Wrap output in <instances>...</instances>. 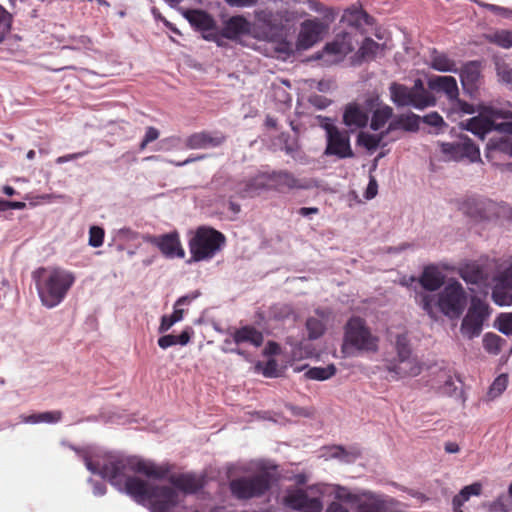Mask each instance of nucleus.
Segmentation results:
<instances>
[{
    "mask_svg": "<svg viewBox=\"0 0 512 512\" xmlns=\"http://www.w3.org/2000/svg\"><path fill=\"white\" fill-rule=\"evenodd\" d=\"M87 469L94 474L108 479L112 485H125L129 495L138 502H146L151 512H163L166 507H175L178 503V494L168 486H152L138 478L127 476L129 472H136L153 479H163L169 473V468L158 466L152 462L136 457H111L102 464L88 461Z\"/></svg>",
    "mask_w": 512,
    "mask_h": 512,
    "instance_id": "nucleus-1",
    "label": "nucleus"
},
{
    "mask_svg": "<svg viewBox=\"0 0 512 512\" xmlns=\"http://www.w3.org/2000/svg\"><path fill=\"white\" fill-rule=\"evenodd\" d=\"M42 305L48 309L64 301L75 283V275L61 267H39L32 273Z\"/></svg>",
    "mask_w": 512,
    "mask_h": 512,
    "instance_id": "nucleus-2",
    "label": "nucleus"
},
{
    "mask_svg": "<svg viewBox=\"0 0 512 512\" xmlns=\"http://www.w3.org/2000/svg\"><path fill=\"white\" fill-rule=\"evenodd\" d=\"M379 339L371 333L364 319L351 317L344 326L342 352L347 356L358 352H376Z\"/></svg>",
    "mask_w": 512,
    "mask_h": 512,
    "instance_id": "nucleus-3",
    "label": "nucleus"
},
{
    "mask_svg": "<svg viewBox=\"0 0 512 512\" xmlns=\"http://www.w3.org/2000/svg\"><path fill=\"white\" fill-rule=\"evenodd\" d=\"M391 101L397 107H413L423 110L436 104L434 95L425 88L423 81L418 78L412 87L393 82L389 86Z\"/></svg>",
    "mask_w": 512,
    "mask_h": 512,
    "instance_id": "nucleus-4",
    "label": "nucleus"
},
{
    "mask_svg": "<svg viewBox=\"0 0 512 512\" xmlns=\"http://www.w3.org/2000/svg\"><path fill=\"white\" fill-rule=\"evenodd\" d=\"M226 243V237L220 231L200 226L188 242L191 261L201 262L212 259Z\"/></svg>",
    "mask_w": 512,
    "mask_h": 512,
    "instance_id": "nucleus-5",
    "label": "nucleus"
},
{
    "mask_svg": "<svg viewBox=\"0 0 512 512\" xmlns=\"http://www.w3.org/2000/svg\"><path fill=\"white\" fill-rule=\"evenodd\" d=\"M258 29L254 27L253 37L258 40L276 41L283 34L293 15L287 10L272 11L262 9L255 12Z\"/></svg>",
    "mask_w": 512,
    "mask_h": 512,
    "instance_id": "nucleus-6",
    "label": "nucleus"
},
{
    "mask_svg": "<svg viewBox=\"0 0 512 512\" xmlns=\"http://www.w3.org/2000/svg\"><path fill=\"white\" fill-rule=\"evenodd\" d=\"M273 475L263 470L251 476H243L230 482L232 495L239 500H249L265 495L271 488Z\"/></svg>",
    "mask_w": 512,
    "mask_h": 512,
    "instance_id": "nucleus-7",
    "label": "nucleus"
},
{
    "mask_svg": "<svg viewBox=\"0 0 512 512\" xmlns=\"http://www.w3.org/2000/svg\"><path fill=\"white\" fill-rule=\"evenodd\" d=\"M319 126L326 133V147L324 155L346 159L354 156L350 144V135L346 130H340L328 117L319 115Z\"/></svg>",
    "mask_w": 512,
    "mask_h": 512,
    "instance_id": "nucleus-8",
    "label": "nucleus"
},
{
    "mask_svg": "<svg viewBox=\"0 0 512 512\" xmlns=\"http://www.w3.org/2000/svg\"><path fill=\"white\" fill-rule=\"evenodd\" d=\"M439 310L451 319L459 318L467 305L466 292L458 281L449 282L438 294Z\"/></svg>",
    "mask_w": 512,
    "mask_h": 512,
    "instance_id": "nucleus-9",
    "label": "nucleus"
},
{
    "mask_svg": "<svg viewBox=\"0 0 512 512\" xmlns=\"http://www.w3.org/2000/svg\"><path fill=\"white\" fill-rule=\"evenodd\" d=\"M395 348L398 363L389 365L388 370L399 378L419 375L422 368L417 359L411 356L412 350L406 333L397 335Z\"/></svg>",
    "mask_w": 512,
    "mask_h": 512,
    "instance_id": "nucleus-10",
    "label": "nucleus"
},
{
    "mask_svg": "<svg viewBox=\"0 0 512 512\" xmlns=\"http://www.w3.org/2000/svg\"><path fill=\"white\" fill-rule=\"evenodd\" d=\"M489 315V305L479 297H473L467 314L462 320L460 328L461 333L469 339L479 336L482 331L484 321L489 317Z\"/></svg>",
    "mask_w": 512,
    "mask_h": 512,
    "instance_id": "nucleus-11",
    "label": "nucleus"
},
{
    "mask_svg": "<svg viewBox=\"0 0 512 512\" xmlns=\"http://www.w3.org/2000/svg\"><path fill=\"white\" fill-rule=\"evenodd\" d=\"M270 190L285 193L291 190H308L315 186L312 180L299 179L288 170L268 171Z\"/></svg>",
    "mask_w": 512,
    "mask_h": 512,
    "instance_id": "nucleus-12",
    "label": "nucleus"
},
{
    "mask_svg": "<svg viewBox=\"0 0 512 512\" xmlns=\"http://www.w3.org/2000/svg\"><path fill=\"white\" fill-rule=\"evenodd\" d=\"M143 240L146 243L156 246L166 258H184L185 250L182 247L180 236L177 231L163 235H145Z\"/></svg>",
    "mask_w": 512,
    "mask_h": 512,
    "instance_id": "nucleus-13",
    "label": "nucleus"
},
{
    "mask_svg": "<svg viewBox=\"0 0 512 512\" xmlns=\"http://www.w3.org/2000/svg\"><path fill=\"white\" fill-rule=\"evenodd\" d=\"M441 152L449 160L461 161L467 159L469 162L480 160V150L468 137L462 138L456 143H441Z\"/></svg>",
    "mask_w": 512,
    "mask_h": 512,
    "instance_id": "nucleus-14",
    "label": "nucleus"
},
{
    "mask_svg": "<svg viewBox=\"0 0 512 512\" xmlns=\"http://www.w3.org/2000/svg\"><path fill=\"white\" fill-rule=\"evenodd\" d=\"M485 157L493 165H501L505 160L512 157V138L509 136H500L489 139Z\"/></svg>",
    "mask_w": 512,
    "mask_h": 512,
    "instance_id": "nucleus-15",
    "label": "nucleus"
},
{
    "mask_svg": "<svg viewBox=\"0 0 512 512\" xmlns=\"http://www.w3.org/2000/svg\"><path fill=\"white\" fill-rule=\"evenodd\" d=\"M284 503L294 509L304 512H321L323 506L318 498H310L302 489L290 491L284 497Z\"/></svg>",
    "mask_w": 512,
    "mask_h": 512,
    "instance_id": "nucleus-16",
    "label": "nucleus"
},
{
    "mask_svg": "<svg viewBox=\"0 0 512 512\" xmlns=\"http://www.w3.org/2000/svg\"><path fill=\"white\" fill-rule=\"evenodd\" d=\"M325 26L318 19L305 20L297 38V46L300 49H309L321 40Z\"/></svg>",
    "mask_w": 512,
    "mask_h": 512,
    "instance_id": "nucleus-17",
    "label": "nucleus"
},
{
    "mask_svg": "<svg viewBox=\"0 0 512 512\" xmlns=\"http://www.w3.org/2000/svg\"><path fill=\"white\" fill-rule=\"evenodd\" d=\"M254 26L242 15H235L226 20L221 29V35L225 39L237 40L241 36H252Z\"/></svg>",
    "mask_w": 512,
    "mask_h": 512,
    "instance_id": "nucleus-18",
    "label": "nucleus"
},
{
    "mask_svg": "<svg viewBox=\"0 0 512 512\" xmlns=\"http://www.w3.org/2000/svg\"><path fill=\"white\" fill-rule=\"evenodd\" d=\"M226 141V136L219 131H200L189 135L185 140V146L189 149H208L221 146Z\"/></svg>",
    "mask_w": 512,
    "mask_h": 512,
    "instance_id": "nucleus-19",
    "label": "nucleus"
},
{
    "mask_svg": "<svg viewBox=\"0 0 512 512\" xmlns=\"http://www.w3.org/2000/svg\"><path fill=\"white\" fill-rule=\"evenodd\" d=\"M264 191H270L268 171L259 172L248 180L239 182L236 186V192L240 197H255Z\"/></svg>",
    "mask_w": 512,
    "mask_h": 512,
    "instance_id": "nucleus-20",
    "label": "nucleus"
},
{
    "mask_svg": "<svg viewBox=\"0 0 512 512\" xmlns=\"http://www.w3.org/2000/svg\"><path fill=\"white\" fill-rule=\"evenodd\" d=\"M493 204L490 201L477 199L474 197L464 200L459 209L469 217L475 220H486L490 218Z\"/></svg>",
    "mask_w": 512,
    "mask_h": 512,
    "instance_id": "nucleus-21",
    "label": "nucleus"
},
{
    "mask_svg": "<svg viewBox=\"0 0 512 512\" xmlns=\"http://www.w3.org/2000/svg\"><path fill=\"white\" fill-rule=\"evenodd\" d=\"M184 18L197 31L211 32L216 28L214 18L206 11L201 9H185L182 12Z\"/></svg>",
    "mask_w": 512,
    "mask_h": 512,
    "instance_id": "nucleus-22",
    "label": "nucleus"
},
{
    "mask_svg": "<svg viewBox=\"0 0 512 512\" xmlns=\"http://www.w3.org/2000/svg\"><path fill=\"white\" fill-rule=\"evenodd\" d=\"M170 483L185 494L197 493L204 487V478L193 473H182L172 475L169 478Z\"/></svg>",
    "mask_w": 512,
    "mask_h": 512,
    "instance_id": "nucleus-23",
    "label": "nucleus"
},
{
    "mask_svg": "<svg viewBox=\"0 0 512 512\" xmlns=\"http://www.w3.org/2000/svg\"><path fill=\"white\" fill-rule=\"evenodd\" d=\"M459 74L463 89L472 94L478 88L481 79V62L469 61L465 63Z\"/></svg>",
    "mask_w": 512,
    "mask_h": 512,
    "instance_id": "nucleus-24",
    "label": "nucleus"
},
{
    "mask_svg": "<svg viewBox=\"0 0 512 512\" xmlns=\"http://www.w3.org/2000/svg\"><path fill=\"white\" fill-rule=\"evenodd\" d=\"M428 88L436 93H444L449 101L459 96L457 81L453 76H432L427 81Z\"/></svg>",
    "mask_w": 512,
    "mask_h": 512,
    "instance_id": "nucleus-25",
    "label": "nucleus"
},
{
    "mask_svg": "<svg viewBox=\"0 0 512 512\" xmlns=\"http://www.w3.org/2000/svg\"><path fill=\"white\" fill-rule=\"evenodd\" d=\"M353 50L352 36L347 32H342L337 34L333 41L327 43L322 52L341 59Z\"/></svg>",
    "mask_w": 512,
    "mask_h": 512,
    "instance_id": "nucleus-26",
    "label": "nucleus"
},
{
    "mask_svg": "<svg viewBox=\"0 0 512 512\" xmlns=\"http://www.w3.org/2000/svg\"><path fill=\"white\" fill-rule=\"evenodd\" d=\"M369 120L365 112L358 104L349 103L346 105L343 113V123L350 129L363 128Z\"/></svg>",
    "mask_w": 512,
    "mask_h": 512,
    "instance_id": "nucleus-27",
    "label": "nucleus"
},
{
    "mask_svg": "<svg viewBox=\"0 0 512 512\" xmlns=\"http://www.w3.org/2000/svg\"><path fill=\"white\" fill-rule=\"evenodd\" d=\"M421 117L415 113H406L395 116L390 123L386 131L388 134L392 131L403 130L406 132H417L419 130V124Z\"/></svg>",
    "mask_w": 512,
    "mask_h": 512,
    "instance_id": "nucleus-28",
    "label": "nucleus"
},
{
    "mask_svg": "<svg viewBox=\"0 0 512 512\" xmlns=\"http://www.w3.org/2000/svg\"><path fill=\"white\" fill-rule=\"evenodd\" d=\"M232 337L236 344L250 343L255 347H260L264 341L263 334L249 325L236 329Z\"/></svg>",
    "mask_w": 512,
    "mask_h": 512,
    "instance_id": "nucleus-29",
    "label": "nucleus"
},
{
    "mask_svg": "<svg viewBox=\"0 0 512 512\" xmlns=\"http://www.w3.org/2000/svg\"><path fill=\"white\" fill-rule=\"evenodd\" d=\"M419 282L421 286L428 291L438 290L444 283V277L435 266H427L424 268Z\"/></svg>",
    "mask_w": 512,
    "mask_h": 512,
    "instance_id": "nucleus-30",
    "label": "nucleus"
},
{
    "mask_svg": "<svg viewBox=\"0 0 512 512\" xmlns=\"http://www.w3.org/2000/svg\"><path fill=\"white\" fill-rule=\"evenodd\" d=\"M459 274L466 283L470 284H481L487 280L483 269L476 263L465 264L460 268Z\"/></svg>",
    "mask_w": 512,
    "mask_h": 512,
    "instance_id": "nucleus-31",
    "label": "nucleus"
},
{
    "mask_svg": "<svg viewBox=\"0 0 512 512\" xmlns=\"http://www.w3.org/2000/svg\"><path fill=\"white\" fill-rule=\"evenodd\" d=\"M482 485L478 482L463 487L460 492L453 497L452 504L455 512H462L461 507L470 499L471 496L480 495Z\"/></svg>",
    "mask_w": 512,
    "mask_h": 512,
    "instance_id": "nucleus-32",
    "label": "nucleus"
},
{
    "mask_svg": "<svg viewBox=\"0 0 512 512\" xmlns=\"http://www.w3.org/2000/svg\"><path fill=\"white\" fill-rule=\"evenodd\" d=\"M493 126L494 120L490 118L473 117L467 122L466 129L483 139L485 134L493 131Z\"/></svg>",
    "mask_w": 512,
    "mask_h": 512,
    "instance_id": "nucleus-33",
    "label": "nucleus"
},
{
    "mask_svg": "<svg viewBox=\"0 0 512 512\" xmlns=\"http://www.w3.org/2000/svg\"><path fill=\"white\" fill-rule=\"evenodd\" d=\"M393 117V108L389 105H382L374 110L370 122V128L378 131L384 127L389 119Z\"/></svg>",
    "mask_w": 512,
    "mask_h": 512,
    "instance_id": "nucleus-34",
    "label": "nucleus"
},
{
    "mask_svg": "<svg viewBox=\"0 0 512 512\" xmlns=\"http://www.w3.org/2000/svg\"><path fill=\"white\" fill-rule=\"evenodd\" d=\"M486 40L503 49L512 47V30L499 29L485 35Z\"/></svg>",
    "mask_w": 512,
    "mask_h": 512,
    "instance_id": "nucleus-35",
    "label": "nucleus"
},
{
    "mask_svg": "<svg viewBox=\"0 0 512 512\" xmlns=\"http://www.w3.org/2000/svg\"><path fill=\"white\" fill-rule=\"evenodd\" d=\"M430 66L440 72H457L455 61L443 53L433 54Z\"/></svg>",
    "mask_w": 512,
    "mask_h": 512,
    "instance_id": "nucleus-36",
    "label": "nucleus"
},
{
    "mask_svg": "<svg viewBox=\"0 0 512 512\" xmlns=\"http://www.w3.org/2000/svg\"><path fill=\"white\" fill-rule=\"evenodd\" d=\"M492 300L499 306L512 305V288H508L503 283L497 281L492 290Z\"/></svg>",
    "mask_w": 512,
    "mask_h": 512,
    "instance_id": "nucleus-37",
    "label": "nucleus"
},
{
    "mask_svg": "<svg viewBox=\"0 0 512 512\" xmlns=\"http://www.w3.org/2000/svg\"><path fill=\"white\" fill-rule=\"evenodd\" d=\"M62 419L61 411H47L42 413L31 414L29 416L23 417V422L25 423H57Z\"/></svg>",
    "mask_w": 512,
    "mask_h": 512,
    "instance_id": "nucleus-38",
    "label": "nucleus"
},
{
    "mask_svg": "<svg viewBox=\"0 0 512 512\" xmlns=\"http://www.w3.org/2000/svg\"><path fill=\"white\" fill-rule=\"evenodd\" d=\"M336 367L334 364L327 365L326 367H312L307 370L304 376L307 379L324 381L336 374Z\"/></svg>",
    "mask_w": 512,
    "mask_h": 512,
    "instance_id": "nucleus-39",
    "label": "nucleus"
},
{
    "mask_svg": "<svg viewBox=\"0 0 512 512\" xmlns=\"http://www.w3.org/2000/svg\"><path fill=\"white\" fill-rule=\"evenodd\" d=\"M388 135V131L384 130L379 134L360 133L358 143L368 150H376L381 141Z\"/></svg>",
    "mask_w": 512,
    "mask_h": 512,
    "instance_id": "nucleus-40",
    "label": "nucleus"
},
{
    "mask_svg": "<svg viewBox=\"0 0 512 512\" xmlns=\"http://www.w3.org/2000/svg\"><path fill=\"white\" fill-rule=\"evenodd\" d=\"M190 341V334L187 330L181 332L179 336H175L172 334L164 335L158 339V345L162 349H167L171 346L180 344L186 345Z\"/></svg>",
    "mask_w": 512,
    "mask_h": 512,
    "instance_id": "nucleus-41",
    "label": "nucleus"
},
{
    "mask_svg": "<svg viewBox=\"0 0 512 512\" xmlns=\"http://www.w3.org/2000/svg\"><path fill=\"white\" fill-rule=\"evenodd\" d=\"M383 50V45L377 43L371 38H365L360 49L359 54L365 60H371L376 57V55Z\"/></svg>",
    "mask_w": 512,
    "mask_h": 512,
    "instance_id": "nucleus-42",
    "label": "nucleus"
},
{
    "mask_svg": "<svg viewBox=\"0 0 512 512\" xmlns=\"http://www.w3.org/2000/svg\"><path fill=\"white\" fill-rule=\"evenodd\" d=\"M368 14L358 8L347 9L343 15V19L350 25L354 27L361 26L362 22L367 23Z\"/></svg>",
    "mask_w": 512,
    "mask_h": 512,
    "instance_id": "nucleus-43",
    "label": "nucleus"
},
{
    "mask_svg": "<svg viewBox=\"0 0 512 512\" xmlns=\"http://www.w3.org/2000/svg\"><path fill=\"white\" fill-rule=\"evenodd\" d=\"M417 303L431 317H436L435 308L438 307L435 295L421 293L416 296Z\"/></svg>",
    "mask_w": 512,
    "mask_h": 512,
    "instance_id": "nucleus-44",
    "label": "nucleus"
},
{
    "mask_svg": "<svg viewBox=\"0 0 512 512\" xmlns=\"http://www.w3.org/2000/svg\"><path fill=\"white\" fill-rule=\"evenodd\" d=\"M308 337L311 340L320 338L325 332V324L321 319L310 317L306 320Z\"/></svg>",
    "mask_w": 512,
    "mask_h": 512,
    "instance_id": "nucleus-45",
    "label": "nucleus"
},
{
    "mask_svg": "<svg viewBox=\"0 0 512 512\" xmlns=\"http://www.w3.org/2000/svg\"><path fill=\"white\" fill-rule=\"evenodd\" d=\"M497 76L500 81L506 84H512V67L502 59L495 61Z\"/></svg>",
    "mask_w": 512,
    "mask_h": 512,
    "instance_id": "nucleus-46",
    "label": "nucleus"
},
{
    "mask_svg": "<svg viewBox=\"0 0 512 512\" xmlns=\"http://www.w3.org/2000/svg\"><path fill=\"white\" fill-rule=\"evenodd\" d=\"M502 338L493 333L485 334L483 338V346L489 353L497 354L501 350Z\"/></svg>",
    "mask_w": 512,
    "mask_h": 512,
    "instance_id": "nucleus-47",
    "label": "nucleus"
},
{
    "mask_svg": "<svg viewBox=\"0 0 512 512\" xmlns=\"http://www.w3.org/2000/svg\"><path fill=\"white\" fill-rule=\"evenodd\" d=\"M508 385V377L506 374L499 375L492 383L489 389V396L492 398L500 396Z\"/></svg>",
    "mask_w": 512,
    "mask_h": 512,
    "instance_id": "nucleus-48",
    "label": "nucleus"
},
{
    "mask_svg": "<svg viewBox=\"0 0 512 512\" xmlns=\"http://www.w3.org/2000/svg\"><path fill=\"white\" fill-rule=\"evenodd\" d=\"M104 236L105 232L103 228L99 226H91L89 229V245L94 248L102 246Z\"/></svg>",
    "mask_w": 512,
    "mask_h": 512,
    "instance_id": "nucleus-49",
    "label": "nucleus"
},
{
    "mask_svg": "<svg viewBox=\"0 0 512 512\" xmlns=\"http://www.w3.org/2000/svg\"><path fill=\"white\" fill-rule=\"evenodd\" d=\"M499 326L498 329L505 335L512 334V313L501 314L498 318Z\"/></svg>",
    "mask_w": 512,
    "mask_h": 512,
    "instance_id": "nucleus-50",
    "label": "nucleus"
},
{
    "mask_svg": "<svg viewBox=\"0 0 512 512\" xmlns=\"http://www.w3.org/2000/svg\"><path fill=\"white\" fill-rule=\"evenodd\" d=\"M159 131L155 127H148L146 129L145 136L139 145V149L142 151L146 146L159 138Z\"/></svg>",
    "mask_w": 512,
    "mask_h": 512,
    "instance_id": "nucleus-51",
    "label": "nucleus"
},
{
    "mask_svg": "<svg viewBox=\"0 0 512 512\" xmlns=\"http://www.w3.org/2000/svg\"><path fill=\"white\" fill-rule=\"evenodd\" d=\"M421 120L425 124L433 126V127H441V126L445 125L442 116L437 112H431L429 114H426L425 116H423L421 118Z\"/></svg>",
    "mask_w": 512,
    "mask_h": 512,
    "instance_id": "nucleus-52",
    "label": "nucleus"
},
{
    "mask_svg": "<svg viewBox=\"0 0 512 512\" xmlns=\"http://www.w3.org/2000/svg\"><path fill=\"white\" fill-rule=\"evenodd\" d=\"M263 375L265 377L273 378L278 376V364L276 360L269 359L263 369Z\"/></svg>",
    "mask_w": 512,
    "mask_h": 512,
    "instance_id": "nucleus-53",
    "label": "nucleus"
},
{
    "mask_svg": "<svg viewBox=\"0 0 512 512\" xmlns=\"http://www.w3.org/2000/svg\"><path fill=\"white\" fill-rule=\"evenodd\" d=\"M493 130L503 133V136L512 138V121H502L500 123L494 121Z\"/></svg>",
    "mask_w": 512,
    "mask_h": 512,
    "instance_id": "nucleus-54",
    "label": "nucleus"
},
{
    "mask_svg": "<svg viewBox=\"0 0 512 512\" xmlns=\"http://www.w3.org/2000/svg\"><path fill=\"white\" fill-rule=\"evenodd\" d=\"M451 102L453 103V106L458 109L460 112L464 114H472L474 113V107L472 104H469L465 101H462L457 96L456 99H452Z\"/></svg>",
    "mask_w": 512,
    "mask_h": 512,
    "instance_id": "nucleus-55",
    "label": "nucleus"
},
{
    "mask_svg": "<svg viewBox=\"0 0 512 512\" xmlns=\"http://www.w3.org/2000/svg\"><path fill=\"white\" fill-rule=\"evenodd\" d=\"M497 281L503 283L508 288H512V263L500 273Z\"/></svg>",
    "mask_w": 512,
    "mask_h": 512,
    "instance_id": "nucleus-56",
    "label": "nucleus"
},
{
    "mask_svg": "<svg viewBox=\"0 0 512 512\" xmlns=\"http://www.w3.org/2000/svg\"><path fill=\"white\" fill-rule=\"evenodd\" d=\"M88 154V151H81V152H76V153H71V154H67V155H63V156H59L55 162L57 164H63L65 162H68V161H72V160H76L78 158H81L85 155Z\"/></svg>",
    "mask_w": 512,
    "mask_h": 512,
    "instance_id": "nucleus-57",
    "label": "nucleus"
},
{
    "mask_svg": "<svg viewBox=\"0 0 512 512\" xmlns=\"http://www.w3.org/2000/svg\"><path fill=\"white\" fill-rule=\"evenodd\" d=\"M377 191H378L377 181L375 180V178L371 177L364 196L368 200L373 199L377 195Z\"/></svg>",
    "mask_w": 512,
    "mask_h": 512,
    "instance_id": "nucleus-58",
    "label": "nucleus"
},
{
    "mask_svg": "<svg viewBox=\"0 0 512 512\" xmlns=\"http://www.w3.org/2000/svg\"><path fill=\"white\" fill-rule=\"evenodd\" d=\"M203 37H204V39H206L208 41L215 42L220 47L224 46V41H223L224 37L221 35V31L217 32V31L213 30L207 34H204Z\"/></svg>",
    "mask_w": 512,
    "mask_h": 512,
    "instance_id": "nucleus-59",
    "label": "nucleus"
},
{
    "mask_svg": "<svg viewBox=\"0 0 512 512\" xmlns=\"http://www.w3.org/2000/svg\"><path fill=\"white\" fill-rule=\"evenodd\" d=\"M310 102L319 109H324L331 103L329 99L323 96H313L310 98Z\"/></svg>",
    "mask_w": 512,
    "mask_h": 512,
    "instance_id": "nucleus-60",
    "label": "nucleus"
},
{
    "mask_svg": "<svg viewBox=\"0 0 512 512\" xmlns=\"http://www.w3.org/2000/svg\"><path fill=\"white\" fill-rule=\"evenodd\" d=\"M231 7H250L257 3V0H224Z\"/></svg>",
    "mask_w": 512,
    "mask_h": 512,
    "instance_id": "nucleus-61",
    "label": "nucleus"
},
{
    "mask_svg": "<svg viewBox=\"0 0 512 512\" xmlns=\"http://www.w3.org/2000/svg\"><path fill=\"white\" fill-rule=\"evenodd\" d=\"M176 322L172 319V317L169 315H164L162 318H161V323H160V326H159V331L162 333V332H165L167 330H169Z\"/></svg>",
    "mask_w": 512,
    "mask_h": 512,
    "instance_id": "nucleus-62",
    "label": "nucleus"
},
{
    "mask_svg": "<svg viewBox=\"0 0 512 512\" xmlns=\"http://www.w3.org/2000/svg\"><path fill=\"white\" fill-rule=\"evenodd\" d=\"M199 296V292H195L192 295H185L180 297L176 303L175 306H182L189 304L192 300L196 299Z\"/></svg>",
    "mask_w": 512,
    "mask_h": 512,
    "instance_id": "nucleus-63",
    "label": "nucleus"
},
{
    "mask_svg": "<svg viewBox=\"0 0 512 512\" xmlns=\"http://www.w3.org/2000/svg\"><path fill=\"white\" fill-rule=\"evenodd\" d=\"M326 512H349V510L338 502L331 503Z\"/></svg>",
    "mask_w": 512,
    "mask_h": 512,
    "instance_id": "nucleus-64",
    "label": "nucleus"
}]
</instances>
